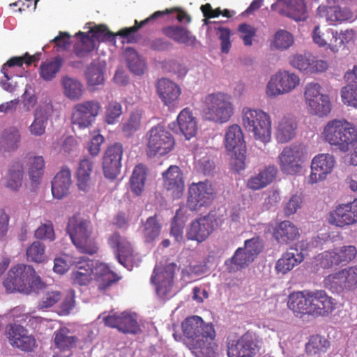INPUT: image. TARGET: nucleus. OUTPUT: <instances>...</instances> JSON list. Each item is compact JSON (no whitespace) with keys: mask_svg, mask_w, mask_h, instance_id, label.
<instances>
[{"mask_svg":"<svg viewBox=\"0 0 357 357\" xmlns=\"http://www.w3.org/2000/svg\"><path fill=\"white\" fill-rule=\"evenodd\" d=\"M321 134L326 142L343 153L357 142V127L344 119L329 121Z\"/></svg>","mask_w":357,"mask_h":357,"instance_id":"nucleus-1","label":"nucleus"},{"mask_svg":"<svg viewBox=\"0 0 357 357\" xmlns=\"http://www.w3.org/2000/svg\"><path fill=\"white\" fill-rule=\"evenodd\" d=\"M204 117L216 123L228 122L234 114V105L231 95L221 91L207 94L204 100Z\"/></svg>","mask_w":357,"mask_h":357,"instance_id":"nucleus-2","label":"nucleus"},{"mask_svg":"<svg viewBox=\"0 0 357 357\" xmlns=\"http://www.w3.org/2000/svg\"><path fill=\"white\" fill-rule=\"evenodd\" d=\"M3 286L8 292L17 291L29 294L32 289H40L43 282L31 266L20 264L8 271Z\"/></svg>","mask_w":357,"mask_h":357,"instance_id":"nucleus-3","label":"nucleus"},{"mask_svg":"<svg viewBox=\"0 0 357 357\" xmlns=\"http://www.w3.org/2000/svg\"><path fill=\"white\" fill-rule=\"evenodd\" d=\"M171 11L167 9L165 12L157 11L152 14L150 17L145 19L144 20L139 22L137 20L135 21V25L131 27L124 28L119 30L116 33H113L110 31L107 26L104 24L96 25L90 29L89 34L91 38H93V41L96 42H112L113 45L116 43V37L120 36L122 38V43H132L137 41L135 36V32L146 24L149 22L154 20L163 14H169Z\"/></svg>","mask_w":357,"mask_h":357,"instance_id":"nucleus-4","label":"nucleus"},{"mask_svg":"<svg viewBox=\"0 0 357 357\" xmlns=\"http://www.w3.org/2000/svg\"><path fill=\"white\" fill-rule=\"evenodd\" d=\"M66 231L76 248L82 253L93 255L98 250V245L92 234L90 220L77 216L70 218Z\"/></svg>","mask_w":357,"mask_h":357,"instance_id":"nucleus-5","label":"nucleus"},{"mask_svg":"<svg viewBox=\"0 0 357 357\" xmlns=\"http://www.w3.org/2000/svg\"><path fill=\"white\" fill-rule=\"evenodd\" d=\"M243 124L245 129L252 132L256 139L264 143L271 138V121L268 114L261 109H244Z\"/></svg>","mask_w":357,"mask_h":357,"instance_id":"nucleus-6","label":"nucleus"},{"mask_svg":"<svg viewBox=\"0 0 357 357\" xmlns=\"http://www.w3.org/2000/svg\"><path fill=\"white\" fill-rule=\"evenodd\" d=\"M261 339L253 331H248L236 338H228V357H255L261 349Z\"/></svg>","mask_w":357,"mask_h":357,"instance_id":"nucleus-7","label":"nucleus"},{"mask_svg":"<svg viewBox=\"0 0 357 357\" xmlns=\"http://www.w3.org/2000/svg\"><path fill=\"white\" fill-rule=\"evenodd\" d=\"M146 154L149 158L169 153L175 144L172 135L164 126L158 125L148 132Z\"/></svg>","mask_w":357,"mask_h":357,"instance_id":"nucleus-8","label":"nucleus"},{"mask_svg":"<svg viewBox=\"0 0 357 357\" xmlns=\"http://www.w3.org/2000/svg\"><path fill=\"white\" fill-rule=\"evenodd\" d=\"M324 287L333 292L357 289V264L328 275L324 280Z\"/></svg>","mask_w":357,"mask_h":357,"instance_id":"nucleus-9","label":"nucleus"},{"mask_svg":"<svg viewBox=\"0 0 357 357\" xmlns=\"http://www.w3.org/2000/svg\"><path fill=\"white\" fill-rule=\"evenodd\" d=\"M300 84L299 77L288 70H280L271 76L266 85V94L269 98L290 93Z\"/></svg>","mask_w":357,"mask_h":357,"instance_id":"nucleus-10","label":"nucleus"},{"mask_svg":"<svg viewBox=\"0 0 357 357\" xmlns=\"http://www.w3.org/2000/svg\"><path fill=\"white\" fill-rule=\"evenodd\" d=\"M215 197V192L208 181L192 183L188 189L187 207L192 211L211 204Z\"/></svg>","mask_w":357,"mask_h":357,"instance_id":"nucleus-11","label":"nucleus"},{"mask_svg":"<svg viewBox=\"0 0 357 357\" xmlns=\"http://www.w3.org/2000/svg\"><path fill=\"white\" fill-rule=\"evenodd\" d=\"M332 226L341 229L357 223V199L347 204H340L331 211L326 218Z\"/></svg>","mask_w":357,"mask_h":357,"instance_id":"nucleus-12","label":"nucleus"},{"mask_svg":"<svg viewBox=\"0 0 357 357\" xmlns=\"http://www.w3.org/2000/svg\"><path fill=\"white\" fill-rule=\"evenodd\" d=\"M101 109L97 100H87L76 104L73 109L71 123L80 129L90 127Z\"/></svg>","mask_w":357,"mask_h":357,"instance_id":"nucleus-13","label":"nucleus"},{"mask_svg":"<svg viewBox=\"0 0 357 357\" xmlns=\"http://www.w3.org/2000/svg\"><path fill=\"white\" fill-rule=\"evenodd\" d=\"M303 151L300 146H290L283 149L278 156L281 171L286 174L294 175L302 169Z\"/></svg>","mask_w":357,"mask_h":357,"instance_id":"nucleus-14","label":"nucleus"},{"mask_svg":"<svg viewBox=\"0 0 357 357\" xmlns=\"http://www.w3.org/2000/svg\"><path fill=\"white\" fill-rule=\"evenodd\" d=\"M123 153V146L120 143H114L107 147L102 161L103 173L106 178L114 180L120 174Z\"/></svg>","mask_w":357,"mask_h":357,"instance_id":"nucleus-15","label":"nucleus"},{"mask_svg":"<svg viewBox=\"0 0 357 357\" xmlns=\"http://www.w3.org/2000/svg\"><path fill=\"white\" fill-rule=\"evenodd\" d=\"M176 265L170 263L160 269L155 267L151 280L156 285V293L161 298H166L172 290Z\"/></svg>","mask_w":357,"mask_h":357,"instance_id":"nucleus-16","label":"nucleus"},{"mask_svg":"<svg viewBox=\"0 0 357 357\" xmlns=\"http://www.w3.org/2000/svg\"><path fill=\"white\" fill-rule=\"evenodd\" d=\"M181 326L185 346L188 342L196 340L206 334H211L215 330L212 324L205 323L199 316L187 317L182 322Z\"/></svg>","mask_w":357,"mask_h":357,"instance_id":"nucleus-17","label":"nucleus"},{"mask_svg":"<svg viewBox=\"0 0 357 357\" xmlns=\"http://www.w3.org/2000/svg\"><path fill=\"white\" fill-rule=\"evenodd\" d=\"M311 315L314 317H327L336 307L335 299L328 296L324 290H310Z\"/></svg>","mask_w":357,"mask_h":357,"instance_id":"nucleus-18","label":"nucleus"},{"mask_svg":"<svg viewBox=\"0 0 357 357\" xmlns=\"http://www.w3.org/2000/svg\"><path fill=\"white\" fill-rule=\"evenodd\" d=\"M6 336L10 344L24 351H32L36 347V341L32 335L21 325L10 324L6 328Z\"/></svg>","mask_w":357,"mask_h":357,"instance_id":"nucleus-19","label":"nucleus"},{"mask_svg":"<svg viewBox=\"0 0 357 357\" xmlns=\"http://www.w3.org/2000/svg\"><path fill=\"white\" fill-rule=\"evenodd\" d=\"M335 164L333 155L321 153L316 155L311 162V173L308 178L310 184L317 183L326 178L331 174Z\"/></svg>","mask_w":357,"mask_h":357,"instance_id":"nucleus-20","label":"nucleus"},{"mask_svg":"<svg viewBox=\"0 0 357 357\" xmlns=\"http://www.w3.org/2000/svg\"><path fill=\"white\" fill-rule=\"evenodd\" d=\"M215 222L213 217L210 215L197 218L190 223L186 238L199 243L205 241L213 232Z\"/></svg>","mask_w":357,"mask_h":357,"instance_id":"nucleus-21","label":"nucleus"},{"mask_svg":"<svg viewBox=\"0 0 357 357\" xmlns=\"http://www.w3.org/2000/svg\"><path fill=\"white\" fill-rule=\"evenodd\" d=\"M196 340L188 342L186 347L195 357H215L218 345L215 342V330Z\"/></svg>","mask_w":357,"mask_h":357,"instance_id":"nucleus-22","label":"nucleus"},{"mask_svg":"<svg viewBox=\"0 0 357 357\" xmlns=\"http://www.w3.org/2000/svg\"><path fill=\"white\" fill-rule=\"evenodd\" d=\"M344 79L347 84L341 89L342 101L344 105L357 109V65L345 73Z\"/></svg>","mask_w":357,"mask_h":357,"instance_id":"nucleus-23","label":"nucleus"},{"mask_svg":"<svg viewBox=\"0 0 357 357\" xmlns=\"http://www.w3.org/2000/svg\"><path fill=\"white\" fill-rule=\"evenodd\" d=\"M317 13L318 16L325 18L331 24L352 21L354 17L353 13L350 9L341 8L339 6L321 5L317 8Z\"/></svg>","mask_w":357,"mask_h":357,"instance_id":"nucleus-24","label":"nucleus"},{"mask_svg":"<svg viewBox=\"0 0 357 357\" xmlns=\"http://www.w3.org/2000/svg\"><path fill=\"white\" fill-rule=\"evenodd\" d=\"M163 185L172 192L174 197H180L184 190V181L181 170L178 166L171 165L162 173Z\"/></svg>","mask_w":357,"mask_h":357,"instance_id":"nucleus-25","label":"nucleus"},{"mask_svg":"<svg viewBox=\"0 0 357 357\" xmlns=\"http://www.w3.org/2000/svg\"><path fill=\"white\" fill-rule=\"evenodd\" d=\"M77 337L73 335L70 330L66 327H61L56 330L54 333V346L55 349L60 351H68L66 355L54 354L52 357H70L72 356L71 349L76 346Z\"/></svg>","mask_w":357,"mask_h":357,"instance_id":"nucleus-26","label":"nucleus"},{"mask_svg":"<svg viewBox=\"0 0 357 357\" xmlns=\"http://www.w3.org/2000/svg\"><path fill=\"white\" fill-rule=\"evenodd\" d=\"M157 93L159 98L167 106L174 105L181 95V88L169 79L162 78L158 81Z\"/></svg>","mask_w":357,"mask_h":357,"instance_id":"nucleus-27","label":"nucleus"},{"mask_svg":"<svg viewBox=\"0 0 357 357\" xmlns=\"http://www.w3.org/2000/svg\"><path fill=\"white\" fill-rule=\"evenodd\" d=\"M72 185L71 172L66 166L63 167L52 182V192L54 198L61 199L68 195Z\"/></svg>","mask_w":357,"mask_h":357,"instance_id":"nucleus-28","label":"nucleus"},{"mask_svg":"<svg viewBox=\"0 0 357 357\" xmlns=\"http://www.w3.org/2000/svg\"><path fill=\"white\" fill-rule=\"evenodd\" d=\"M94 278L99 291L107 290L113 284L117 282L121 278L110 270L104 263H97L94 265Z\"/></svg>","mask_w":357,"mask_h":357,"instance_id":"nucleus-29","label":"nucleus"},{"mask_svg":"<svg viewBox=\"0 0 357 357\" xmlns=\"http://www.w3.org/2000/svg\"><path fill=\"white\" fill-rule=\"evenodd\" d=\"M304 256L297 249L291 248L276 261L275 269L276 273L282 275L292 270L296 266L302 262Z\"/></svg>","mask_w":357,"mask_h":357,"instance_id":"nucleus-30","label":"nucleus"},{"mask_svg":"<svg viewBox=\"0 0 357 357\" xmlns=\"http://www.w3.org/2000/svg\"><path fill=\"white\" fill-rule=\"evenodd\" d=\"M278 169L274 165H269L261 170L257 174L251 176L247 182L248 188L257 190L265 188L276 178Z\"/></svg>","mask_w":357,"mask_h":357,"instance_id":"nucleus-31","label":"nucleus"},{"mask_svg":"<svg viewBox=\"0 0 357 357\" xmlns=\"http://www.w3.org/2000/svg\"><path fill=\"white\" fill-rule=\"evenodd\" d=\"M300 236L298 229L289 220L282 221L273 230V236L280 244H289Z\"/></svg>","mask_w":357,"mask_h":357,"instance_id":"nucleus-32","label":"nucleus"},{"mask_svg":"<svg viewBox=\"0 0 357 357\" xmlns=\"http://www.w3.org/2000/svg\"><path fill=\"white\" fill-rule=\"evenodd\" d=\"M310 290L291 293L288 298L287 305L295 313L311 315Z\"/></svg>","mask_w":357,"mask_h":357,"instance_id":"nucleus-33","label":"nucleus"},{"mask_svg":"<svg viewBox=\"0 0 357 357\" xmlns=\"http://www.w3.org/2000/svg\"><path fill=\"white\" fill-rule=\"evenodd\" d=\"M24 167L17 162L13 163L3 178V185L13 192H18L22 186L24 178Z\"/></svg>","mask_w":357,"mask_h":357,"instance_id":"nucleus-34","label":"nucleus"},{"mask_svg":"<svg viewBox=\"0 0 357 357\" xmlns=\"http://www.w3.org/2000/svg\"><path fill=\"white\" fill-rule=\"evenodd\" d=\"M63 63L64 59L60 56L41 62L38 68L40 78L45 82L52 81L59 73Z\"/></svg>","mask_w":357,"mask_h":357,"instance_id":"nucleus-35","label":"nucleus"},{"mask_svg":"<svg viewBox=\"0 0 357 357\" xmlns=\"http://www.w3.org/2000/svg\"><path fill=\"white\" fill-rule=\"evenodd\" d=\"M176 120L179 130L186 139H190L195 136L197 131V121L189 108L183 109L178 114Z\"/></svg>","mask_w":357,"mask_h":357,"instance_id":"nucleus-36","label":"nucleus"},{"mask_svg":"<svg viewBox=\"0 0 357 357\" xmlns=\"http://www.w3.org/2000/svg\"><path fill=\"white\" fill-rule=\"evenodd\" d=\"M21 141L20 130L15 126L4 129L0 135V152L15 151L19 147Z\"/></svg>","mask_w":357,"mask_h":357,"instance_id":"nucleus-37","label":"nucleus"},{"mask_svg":"<svg viewBox=\"0 0 357 357\" xmlns=\"http://www.w3.org/2000/svg\"><path fill=\"white\" fill-rule=\"evenodd\" d=\"M225 144L228 152L246 149L243 134L239 126L233 124L227 128L225 135Z\"/></svg>","mask_w":357,"mask_h":357,"instance_id":"nucleus-38","label":"nucleus"},{"mask_svg":"<svg viewBox=\"0 0 357 357\" xmlns=\"http://www.w3.org/2000/svg\"><path fill=\"white\" fill-rule=\"evenodd\" d=\"M162 33L177 43L190 45L194 44L196 38L185 28L181 26H168L162 29Z\"/></svg>","mask_w":357,"mask_h":357,"instance_id":"nucleus-39","label":"nucleus"},{"mask_svg":"<svg viewBox=\"0 0 357 357\" xmlns=\"http://www.w3.org/2000/svg\"><path fill=\"white\" fill-rule=\"evenodd\" d=\"M335 36H338V32L331 28H321L320 25H316L312 31L313 42L320 47H327L331 50V45L335 39Z\"/></svg>","mask_w":357,"mask_h":357,"instance_id":"nucleus-40","label":"nucleus"},{"mask_svg":"<svg viewBox=\"0 0 357 357\" xmlns=\"http://www.w3.org/2000/svg\"><path fill=\"white\" fill-rule=\"evenodd\" d=\"M147 168L142 164L136 165L130 178V190L136 196H140L144 190Z\"/></svg>","mask_w":357,"mask_h":357,"instance_id":"nucleus-41","label":"nucleus"},{"mask_svg":"<svg viewBox=\"0 0 357 357\" xmlns=\"http://www.w3.org/2000/svg\"><path fill=\"white\" fill-rule=\"evenodd\" d=\"M93 163L88 159L82 160L77 170V184L79 190L87 191L90 186Z\"/></svg>","mask_w":357,"mask_h":357,"instance_id":"nucleus-42","label":"nucleus"},{"mask_svg":"<svg viewBox=\"0 0 357 357\" xmlns=\"http://www.w3.org/2000/svg\"><path fill=\"white\" fill-rule=\"evenodd\" d=\"M49 120L47 112L40 107L34 112V119L29 127V131L31 135L40 137L45 133Z\"/></svg>","mask_w":357,"mask_h":357,"instance_id":"nucleus-43","label":"nucleus"},{"mask_svg":"<svg viewBox=\"0 0 357 357\" xmlns=\"http://www.w3.org/2000/svg\"><path fill=\"white\" fill-rule=\"evenodd\" d=\"M253 261L254 259L243 248H238L234 256L225 261V266L228 271L232 273L248 266Z\"/></svg>","mask_w":357,"mask_h":357,"instance_id":"nucleus-44","label":"nucleus"},{"mask_svg":"<svg viewBox=\"0 0 357 357\" xmlns=\"http://www.w3.org/2000/svg\"><path fill=\"white\" fill-rule=\"evenodd\" d=\"M296 124L289 116H284L278 123L276 138L280 143H286L295 135Z\"/></svg>","mask_w":357,"mask_h":357,"instance_id":"nucleus-45","label":"nucleus"},{"mask_svg":"<svg viewBox=\"0 0 357 357\" xmlns=\"http://www.w3.org/2000/svg\"><path fill=\"white\" fill-rule=\"evenodd\" d=\"M124 57L129 70L137 75H141L144 73L146 65L137 52L131 47H128L124 52Z\"/></svg>","mask_w":357,"mask_h":357,"instance_id":"nucleus-46","label":"nucleus"},{"mask_svg":"<svg viewBox=\"0 0 357 357\" xmlns=\"http://www.w3.org/2000/svg\"><path fill=\"white\" fill-rule=\"evenodd\" d=\"M62 85L65 96L70 100H78L82 98L84 88L77 79L65 77L62 80Z\"/></svg>","mask_w":357,"mask_h":357,"instance_id":"nucleus-47","label":"nucleus"},{"mask_svg":"<svg viewBox=\"0 0 357 357\" xmlns=\"http://www.w3.org/2000/svg\"><path fill=\"white\" fill-rule=\"evenodd\" d=\"M356 39V31L353 29H347L335 36L333 43L331 44V51L337 52L342 47H346L355 43Z\"/></svg>","mask_w":357,"mask_h":357,"instance_id":"nucleus-48","label":"nucleus"},{"mask_svg":"<svg viewBox=\"0 0 357 357\" xmlns=\"http://www.w3.org/2000/svg\"><path fill=\"white\" fill-rule=\"evenodd\" d=\"M285 15L295 21H303L306 18V7L304 0H285Z\"/></svg>","mask_w":357,"mask_h":357,"instance_id":"nucleus-49","label":"nucleus"},{"mask_svg":"<svg viewBox=\"0 0 357 357\" xmlns=\"http://www.w3.org/2000/svg\"><path fill=\"white\" fill-rule=\"evenodd\" d=\"M45 160L43 156H33L29 158L28 174L32 183L38 184L43 175Z\"/></svg>","mask_w":357,"mask_h":357,"instance_id":"nucleus-50","label":"nucleus"},{"mask_svg":"<svg viewBox=\"0 0 357 357\" xmlns=\"http://www.w3.org/2000/svg\"><path fill=\"white\" fill-rule=\"evenodd\" d=\"M77 35L81 36V38L74 45L73 51L77 57L83 58L94 50L96 43L93 41V38H91L90 36L86 33L79 31Z\"/></svg>","mask_w":357,"mask_h":357,"instance_id":"nucleus-51","label":"nucleus"},{"mask_svg":"<svg viewBox=\"0 0 357 357\" xmlns=\"http://www.w3.org/2000/svg\"><path fill=\"white\" fill-rule=\"evenodd\" d=\"M26 257L28 261L37 264L44 262L47 259L45 245L40 241L33 242L26 248Z\"/></svg>","mask_w":357,"mask_h":357,"instance_id":"nucleus-52","label":"nucleus"},{"mask_svg":"<svg viewBox=\"0 0 357 357\" xmlns=\"http://www.w3.org/2000/svg\"><path fill=\"white\" fill-rule=\"evenodd\" d=\"M143 225L142 232L146 243L152 242L159 236L161 227L156 219V215L148 218Z\"/></svg>","mask_w":357,"mask_h":357,"instance_id":"nucleus-53","label":"nucleus"},{"mask_svg":"<svg viewBox=\"0 0 357 357\" xmlns=\"http://www.w3.org/2000/svg\"><path fill=\"white\" fill-rule=\"evenodd\" d=\"M311 114L320 117L327 116L331 111V103L328 96H323V98L312 102L307 105Z\"/></svg>","mask_w":357,"mask_h":357,"instance_id":"nucleus-54","label":"nucleus"},{"mask_svg":"<svg viewBox=\"0 0 357 357\" xmlns=\"http://www.w3.org/2000/svg\"><path fill=\"white\" fill-rule=\"evenodd\" d=\"M328 342L319 335H314L310 337L305 345L306 352L310 355H315L321 352H325Z\"/></svg>","mask_w":357,"mask_h":357,"instance_id":"nucleus-55","label":"nucleus"},{"mask_svg":"<svg viewBox=\"0 0 357 357\" xmlns=\"http://www.w3.org/2000/svg\"><path fill=\"white\" fill-rule=\"evenodd\" d=\"M321 86L316 82L307 83L305 87L304 98L306 105L323 98V96H328L321 93Z\"/></svg>","mask_w":357,"mask_h":357,"instance_id":"nucleus-56","label":"nucleus"},{"mask_svg":"<svg viewBox=\"0 0 357 357\" xmlns=\"http://www.w3.org/2000/svg\"><path fill=\"white\" fill-rule=\"evenodd\" d=\"M214 30L221 41V51L227 54L231 47V31L229 28L222 26L219 22H215Z\"/></svg>","mask_w":357,"mask_h":357,"instance_id":"nucleus-57","label":"nucleus"},{"mask_svg":"<svg viewBox=\"0 0 357 357\" xmlns=\"http://www.w3.org/2000/svg\"><path fill=\"white\" fill-rule=\"evenodd\" d=\"M139 330L137 321L131 315L126 313L121 314L119 331L124 333L135 334Z\"/></svg>","mask_w":357,"mask_h":357,"instance_id":"nucleus-58","label":"nucleus"},{"mask_svg":"<svg viewBox=\"0 0 357 357\" xmlns=\"http://www.w3.org/2000/svg\"><path fill=\"white\" fill-rule=\"evenodd\" d=\"M122 113L121 105L116 101H111L105 107V121L108 124H113Z\"/></svg>","mask_w":357,"mask_h":357,"instance_id":"nucleus-59","label":"nucleus"},{"mask_svg":"<svg viewBox=\"0 0 357 357\" xmlns=\"http://www.w3.org/2000/svg\"><path fill=\"white\" fill-rule=\"evenodd\" d=\"M303 203V195L302 193L294 194L285 204L284 213L286 216L295 214L302 207Z\"/></svg>","mask_w":357,"mask_h":357,"instance_id":"nucleus-60","label":"nucleus"},{"mask_svg":"<svg viewBox=\"0 0 357 357\" xmlns=\"http://www.w3.org/2000/svg\"><path fill=\"white\" fill-rule=\"evenodd\" d=\"M311 59V56L296 54L290 58L289 62L293 68L298 69L301 72L309 74Z\"/></svg>","mask_w":357,"mask_h":357,"instance_id":"nucleus-61","label":"nucleus"},{"mask_svg":"<svg viewBox=\"0 0 357 357\" xmlns=\"http://www.w3.org/2000/svg\"><path fill=\"white\" fill-rule=\"evenodd\" d=\"M231 153L230 165L233 171L239 172L245 167L246 149L229 151Z\"/></svg>","mask_w":357,"mask_h":357,"instance_id":"nucleus-62","label":"nucleus"},{"mask_svg":"<svg viewBox=\"0 0 357 357\" xmlns=\"http://www.w3.org/2000/svg\"><path fill=\"white\" fill-rule=\"evenodd\" d=\"M341 264L345 265L354 259L357 255V249L354 245H344L335 249Z\"/></svg>","mask_w":357,"mask_h":357,"instance_id":"nucleus-63","label":"nucleus"},{"mask_svg":"<svg viewBox=\"0 0 357 357\" xmlns=\"http://www.w3.org/2000/svg\"><path fill=\"white\" fill-rule=\"evenodd\" d=\"M294 43L293 36L288 31L280 30L275 35L274 45L277 49L285 50Z\"/></svg>","mask_w":357,"mask_h":357,"instance_id":"nucleus-64","label":"nucleus"}]
</instances>
